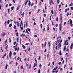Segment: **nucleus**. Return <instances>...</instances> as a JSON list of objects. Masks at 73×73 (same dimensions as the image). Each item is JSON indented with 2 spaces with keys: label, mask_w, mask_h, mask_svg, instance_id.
<instances>
[{
  "label": "nucleus",
  "mask_w": 73,
  "mask_h": 73,
  "mask_svg": "<svg viewBox=\"0 0 73 73\" xmlns=\"http://www.w3.org/2000/svg\"><path fill=\"white\" fill-rule=\"evenodd\" d=\"M22 46L23 48L24 49H25V48L26 47H25V46L23 44L22 45Z\"/></svg>",
  "instance_id": "obj_6"
},
{
  "label": "nucleus",
  "mask_w": 73,
  "mask_h": 73,
  "mask_svg": "<svg viewBox=\"0 0 73 73\" xmlns=\"http://www.w3.org/2000/svg\"><path fill=\"white\" fill-rule=\"evenodd\" d=\"M57 68H58V67L56 66V68H54L53 69L54 70H56V69H57Z\"/></svg>",
  "instance_id": "obj_8"
},
{
  "label": "nucleus",
  "mask_w": 73,
  "mask_h": 73,
  "mask_svg": "<svg viewBox=\"0 0 73 73\" xmlns=\"http://www.w3.org/2000/svg\"><path fill=\"white\" fill-rule=\"evenodd\" d=\"M17 27H19V23H17Z\"/></svg>",
  "instance_id": "obj_59"
},
{
  "label": "nucleus",
  "mask_w": 73,
  "mask_h": 73,
  "mask_svg": "<svg viewBox=\"0 0 73 73\" xmlns=\"http://www.w3.org/2000/svg\"><path fill=\"white\" fill-rule=\"evenodd\" d=\"M68 41V40H66L65 42V44H64V45H66V43Z\"/></svg>",
  "instance_id": "obj_22"
},
{
  "label": "nucleus",
  "mask_w": 73,
  "mask_h": 73,
  "mask_svg": "<svg viewBox=\"0 0 73 73\" xmlns=\"http://www.w3.org/2000/svg\"><path fill=\"white\" fill-rule=\"evenodd\" d=\"M61 14H60V21L61 22L59 25L60 31H61V27H62V25H61V23H62V16H61Z\"/></svg>",
  "instance_id": "obj_1"
},
{
  "label": "nucleus",
  "mask_w": 73,
  "mask_h": 73,
  "mask_svg": "<svg viewBox=\"0 0 73 73\" xmlns=\"http://www.w3.org/2000/svg\"><path fill=\"white\" fill-rule=\"evenodd\" d=\"M58 26V24H56V25L55 26V27H57Z\"/></svg>",
  "instance_id": "obj_47"
},
{
  "label": "nucleus",
  "mask_w": 73,
  "mask_h": 73,
  "mask_svg": "<svg viewBox=\"0 0 73 73\" xmlns=\"http://www.w3.org/2000/svg\"><path fill=\"white\" fill-rule=\"evenodd\" d=\"M28 21H27V22H26V26H28Z\"/></svg>",
  "instance_id": "obj_49"
},
{
  "label": "nucleus",
  "mask_w": 73,
  "mask_h": 73,
  "mask_svg": "<svg viewBox=\"0 0 73 73\" xmlns=\"http://www.w3.org/2000/svg\"><path fill=\"white\" fill-rule=\"evenodd\" d=\"M58 72V70H57L55 72V73H57V72Z\"/></svg>",
  "instance_id": "obj_54"
},
{
  "label": "nucleus",
  "mask_w": 73,
  "mask_h": 73,
  "mask_svg": "<svg viewBox=\"0 0 73 73\" xmlns=\"http://www.w3.org/2000/svg\"><path fill=\"white\" fill-rule=\"evenodd\" d=\"M20 44H21V39H20Z\"/></svg>",
  "instance_id": "obj_25"
},
{
  "label": "nucleus",
  "mask_w": 73,
  "mask_h": 73,
  "mask_svg": "<svg viewBox=\"0 0 73 73\" xmlns=\"http://www.w3.org/2000/svg\"><path fill=\"white\" fill-rule=\"evenodd\" d=\"M42 66V65H41V64H40L39 65V68H41Z\"/></svg>",
  "instance_id": "obj_23"
},
{
  "label": "nucleus",
  "mask_w": 73,
  "mask_h": 73,
  "mask_svg": "<svg viewBox=\"0 0 73 73\" xmlns=\"http://www.w3.org/2000/svg\"><path fill=\"white\" fill-rule=\"evenodd\" d=\"M63 58H61V61H62V60H63V62H63V63H64V60H63Z\"/></svg>",
  "instance_id": "obj_7"
},
{
  "label": "nucleus",
  "mask_w": 73,
  "mask_h": 73,
  "mask_svg": "<svg viewBox=\"0 0 73 73\" xmlns=\"http://www.w3.org/2000/svg\"><path fill=\"white\" fill-rule=\"evenodd\" d=\"M62 54H61V51H60L59 52V55L60 56H61V55Z\"/></svg>",
  "instance_id": "obj_33"
},
{
  "label": "nucleus",
  "mask_w": 73,
  "mask_h": 73,
  "mask_svg": "<svg viewBox=\"0 0 73 73\" xmlns=\"http://www.w3.org/2000/svg\"><path fill=\"white\" fill-rule=\"evenodd\" d=\"M5 25H7V21H5Z\"/></svg>",
  "instance_id": "obj_41"
},
{
  "label": "nucleus",
  "mask_w": 73,
  "mask_h": 73,
  "mask_svg": "<svg viewBox=\"0 0 73 73\" xmlns=\"http://www.w3.org/2000/svg\"><path fill=\"white\" fill-rule=\"evenodd\" d=\"M7 10L8 13H9V12H10L9 11L10 10L9 9H8Z\"/></svg>",
  "instance_id": "obj_45"
},
{
  "label": "nucleus",
  "mask_w": 73,
  "mask_h": 73,
  "mask_svg": "<svg viewBox=\"0 0 73 73\" xmlns=\"http://www.w3.org/2000/svg\"><path fill=\"white\" fill-rule=\"evenodd\" d=\"M48 44H49V48H50V42H48Z\"/></svg>",
  "instance_id": "obj_13"
},
{
  "label": "nucleus",
  "mask_w": 73,
  "mask_h": 73,
  "mask_svg": "<svg viewBox=\"0 0 73 73\" xmlns=\"http://www.w3.org/2000/svg\"><path fill=\"white\" fill-rule=\"evenodd\" d=\"M42 48H44V44L43 43H42Z\"/></svg>",
  "instance_id": "obj_36"
},
{
  "label": "nucleus",
  "mask_w": 73,
  "mask_h": 73,
  "mask_svg": "<svg viewBox=\"0 0 73 73\" xmlns=\"http://www.w3.org/2000/svg\"><path fill=\"white\" fill-rule=\"evenodd\" d=\"M1 50L2 51V52H3V48H2V47H1Z\"/></svg>",
  "instance_id": "obj_28"
},
{
  "label": "nucleus",
  "mask_w": 73,
  "mask_h": 73,
  "mask_svg": "<svg viewBox=\"0 0 73 73\" xmlns=\"http://www.w3.org/2000/svg\"><path fill=\"white\" fill-rule=\"evenodd\" d=\"M73 43H72L70 46V49L71 50H72V48H73Z\"/></svg>",
  "instance_id": "obj_4"
},
{
  "label": "nucleus",
  "mask_w": 73,
  "mask_h": 73,
  "mask_svg": "<svg viewBox=\"0 0 73 73\" xmlns=\"http://www.w3.org/2000/svg\"><path fill=\"white\" fill-rule=\"evenodd\" d=\"M8 46L7 45L6 46V47L5 48V49H7V48H8Z\"/></svg>",
  "instance_id": "obj_26"
},
{
  "label": "nucleus",
  "mask_w": 73,
  "mask_h": 73,
  "mask_svg": "<svg viewBox=\"0 0 73 73\" xmlns=\"http://www.w3.org/2000/svg\"><path fill=\"white\" fill-rule=\"evenodd\" d=\"M51 23L52 25H54V24H53V21H51Z\"/></svg>",
  "instance_id": "obj_37"
},
{
  "label": "nucleus",
  "mask_w": 73,
  "mask_h": 73,
  "mask_svg": "<svg viewBox=\"0 0 73 73\" xmlns=\"http://www.w3.org/2000/svg\"><path fill=\"white\" fill-rule=\"evenodd\" d=\"M49 69H48L47 70V73H49Z\"/></svg>",
  "instance_id": "obj_57"
},
{
  "label": "nucleus",
  "mask_w": 73,
  "mask_h": 73,
  "mask_svg": "<svg viewBox=\"0 0 73 73\" xmlns=\"http://www.w3.org/2000/svg\"><path fill=\"white\" fill-rule=\"evenodd\" d=\"M40 27H41V28H42V24H40Z\"/></svg>",
  "instance_id": "obj_46"
},
{
  "label": "nucleus",
  "mask_w": 73,
  "mask_h": 73,
  "mask_svg": "<svg viewBox=\"0 0 73 73\" xmlns=\"http://www.w3.org/2000/svg\"><path fill=\"white\" fill-rule=\"evenodd\" d=\"M14 29H16V25H14Z\"/></svg>",
  "instance_id": "obj_43"
},
{
  "label": "nucleus",
  "mask_w": 73,
  "mask_h": 73,
  "mask_svg": "<svg viewBox=\"0 0 73 73\" xmlns=\"http://www.w3.org/2000/svg\"><path fill=\"white\" fill-rule=\"evenodd\" d=\"M71 10H73V7H71Z\"/></svg>",
  "instance_id": "obj_55"
},
{
  "label": "nucleus",
  "mask_w": 73,
  "mask_h": 73,
  "mask_svg": "<svg viewBox=\"0 0 73 73\" xmlns=\"http://www.w3.org/2000/svg\"><path fill=\"white\" fill-rule=\"evenodd\" d=\"M47 27V31H49V25H48Z\"/></svg>",
  "instance_id": "obj_15"
},
{
  "label": "nucleus",
  "mask_w": 73,
  "mask_h": 73,
  "mask_svg": "<svg viewBox=\"0 0 73 73\" xmlns=\"http://www.w3.org/2000/svg\"><path fill=\"white\" fill-rule=\"evenodd\" d=\"M7 40L6 39L5 40V43L6 45H7Z\"/></svg>",
  "instance_id": "obj_21"
},
{
  "label": "nucleus",
  "mask_w": 73,
  "mask_h": 73,
  "mask_svg": "<svg viewBox=\"0 0 73 73\" xmlns=\"http://www.w3.org/2000/svg\"><path fill=\"white\" fill-rule=\"evenodd\" d=\"M66 12H67V9H65V13H66Z\"/></svg>",
  "instance_id": "obj_51"
},
{
  "label": "nucleus",
  "mask_w": 73,
  "mask_h": 73,
  "mask_svg": "<svg viewBox=\"0 0 73 73\" xmlns=\"http://www.w3.org/2000/svg\"><path fill=\"white\" fill-rule=\"evenodd\" d=\"M61 36H58L57 38V42H60V40H61Z\"/></svg>",
  "instance_id": "obj_2"
},
{
  "label": "nucleus",
  "mask_w": 73,
  "mask_h": 73,
  "mask_svg": "<svg viewBox=\"0 0 73 73\" xmlns=\"http://www.w3.org/2000/svg\"><path fill=\"white\" fill-rule=\"evenodd\" d=\"M9 42H11V39L10 38H9Z\"/></svg>",
  "instance_id": "obj_35"
},
{
  "label": "nucleus",
  "mask_w": 73,
  "mask_h": 73,
  "mask_svg": "<svg viewBox=\"0 0 73 73\" xmlns=\"http://www.w3.org/2000/svg\"><path fill=\"white\" fill-rule=\"evenodd\" d=\"M8 4H7L6 5V8H7V7H8Z\"/></svg>",
  "instance_id": "obj_60"
},
{
  "label": "nucleus",
  "mask_w": 73,
  "mask_h": 73,
  "mask_svg": "<svg viewBox=\"0 0 73 73\" xmlns=\"http://www.w3.org/2000/svg\"><path fill=\"white\" fill-rule=\"evenodd\" d=\"M7 24H9V20L7 22Z\"/></svg>",
  "instance_id": "obj_34"
},
{
  "label": "nucleus",
  "mask_w": 73,
  "mask_h": 73,
  "mask_svg": "<svg viewBox=\"0 0 73 73\" xmlns=\"http://www.w3.org/2000/svg\"><path fill=\"white\" fill-rule=\"evenodd\" d=\"M7 68H8V64H6V65L5 67V69H7Z\"/></svg>",
  "instance_id": "obj_10"
},
{
  "label": "nucleus",
  "mask_w": 73,
  "mask_h": 73,
  "mask_svg": "<svg viewBox=\"0 0 73 73\" xmlns=\"http://www.w3.org/2000/svg\"><path fill=\"white\" fill-rule=\"evenodd\" d=\"M72 5H73V4L72 3H71V4L69 5V6L70 7L71 6H72Z\"/></svg>",
  "instance_id": "obj_11"
},
{
  "label": "nucleus",
  "mask_w": 73,
  "mask_h": 73,
  "mask_svg": "<svg viewBox=\"0 0 73 73\" xmlns=\"http://www.w3.org/2000/svg\"><path fill=\"white\" fill-rule=\"evenodd\" d=\"M48 57H49V54H48L47 55V58H48Z\"/></svg>",
  "instance_id": "obj_42"
},
{
  "label": "nucleus",
  "mask_w": 73,
  "mask_h": 73,
  "mask_svg": "<svg viewBox=\"0 0 73 73\" xmlns=\"http://www.w3.org/2000/svg\"><path fill=\"white\" fill-rule=\"evenodd\" d=\"M14 45H16V42H14L13 43Z\"/></svg>",
  "instance_id": "obj_44"
},
{
  "label": "nucleus",
  "mask_w": 73,
  "mask_h": 73,
  "mask_svg": "<svg viewBox=\"0 0 73 73\" xmlns=\"http://www.w3.org/2000/svg\"><path fill=\"white\" fill-rule=\"evenodd\" d=\"M50 63L49 62V64H48V66H50Z\"/></svg>",
  "instance_id": "obj_48"
},
{
  "label": "nucleus",
  "mask_w": 73,
  "mask_h": 73,
  "mask_svg": "<svg viewBox=\"0 0 73 73\" xmlns=\"http://www.w3.org/2000/svg\"><path fill=\"white\" fill-rule=\"evenodd\" d=\"M5 35V33H3L2 35H3V36H4Z\"/></svg>",
  "instance_id": "obj_63"
},
{
  "label": "nucleus",
  "mask_w": 73,
  "mask_h": 73,
  "mask_svg": "<svg viewBox=\"0 0 73 73\" xmlns=\"http://www.w3.org/2000/svg\"><path fill=\"white\" fill-rule=\"evenodd\" d=\"M50 1L49 4H50V5H52V4H51V3H52L51 1Z\"/></svg>",
  "instance_id": "obj_27"
},
{
  "label": "nucleus",
  "mask_w": 73,
  "mask_h": 73,
  "mask_svg": "<svg viewBox=\"0 0 73 73\" xmlns=\"http://www.w3.org/2000/svg\"><path fill=\"white\" fill-rule=\"evenodd\" d=\"M40 9H38V12H40Z\"/></svg>",
  "instance_id": "obj_53"
},
{
  "label": "nucleus",
  "mask_w": 73,
  "mask_h": 73,
  "mask_svg": "<svg viewBox=\"0 0 73 73\" xmlns=\"http://www.w3.org/2000/svg\"><path fill=\"white\" fill-rule=\"evenodd\" d=\"M28 2V1H27L26 3H25V5H26L27 4V3Z\"/></svg>",
  "instance_id": "obj_56"
},
{
  "label": "nucleus",
  "mask_w": 73,
  "mask_h": 73,
  "mask_svg": "<svg viewBox=\"0 0 73 73\" xmlns=\"http://www.w3.org/2000/svg\"><path fill=\"white\" fill-rule=\"evenodd\" d=\"M65 50H66V46H64V50H63L65 51Z\"/></svg>",
  "instance_id": "obj_18"
},
{
  "label": "nucleus",
  "mask_w": 73,
  "mask_h": 73,
  "mask_svg": "<svg viewBox=\"0 0 73 73\" xmlns=\"http://www.w3.org/2000/svg\"><path fill=\"white\" fill-rule=\"evenodd\" d=\"M16 52H14V53H13V55H16Z\"/></svg>",
  "instance_id": "obj_64"
},
{
  "label": "nucleus",
  "mask_w": 73,
  "mask_h": 73,
  "mask_svg": "<svg viewBox=\"0 0 73 73\" xmlns=\"http://www.w3.org/2000/svg\"><path fill=\"white\" fill-rule=\"evenodd\" d=\"M58 46L59 47V48H60V47H61V43H59V44L58 45Z\"/></svg>",
  "instance_id": "obj_14"
},
{
  "label": "nucleus",
  "mask_w": 73,
  "mask_h": 73,
  "mask_svg": "<svg viewBox=\"0 0 73 73\" xmlns=\"http://www.w3.org/2000/svg\"><path fill=\"white\" fill-rule=\"evenodd\" d=\"M70 25L71 26V27H73V24H72V23H70Z\"/></svg>",
  "instance_id": "obj_29"
},
{
  "label": "nucleus",
  "mask_w": 73,
  "mask_h": 73,
  "mask_svg": "<svg viewBox=\"0 0 73 73\" xmlns=\"http://www.w3.org/2000/svg\"><path fill=\"white\" fill-rule=\"evenodd\" d=\"M57 4H59L60 3V0H57Z\"/></svg>",
  "instance_id": "obj_17"
},
{
  "label": "nucleus",
  "mask_w": 73,
  "mask_h": 73,
  "mask_svg": "<svg viewBox=\"0 0 73 73\" xmlns=\"http://www.w3.org/2000/svg\"><path fill=\"white\" fill-rule=\"evenodd\" d=\"M16 36H17L18 37V33H16Z\"/></svg>",
  "instance_id": "obj_31"
},
{
  "label": "nucleus",
  "mask_w": 73,
  "mask_h": 73,
  "mask_svg": "<svg viewBox=\"0 0 73 73\" xmlns=\"http://www.w3.org/2000/svg\"><path fill=\"white\" fill-rule=\"evenodd\" d=\"M70 21V23L71 24L73 23V21H72V20H69L68 21V23H69Z\"/></svg>",
  "instance_id": "obj_5"
},
{
  "label": "nucleus",
  "mask_w": 73,
  "mask_h": 73,
  "mask_svg": "<svg viewBox=\"0 0 73 73\" xmlns=\"http://www.w3.org/2000/svg\"><path fill=\"white\" fill-rule=\"evenodd\" d=\"M23 36H25V34H23L21 35L22 37H23Z\"/></svg>",
  "instance_id": "obj_40"
},
{
  "label": "nucleus",
  "mask_w": 73,
  "mask_h": 73,
  "mask_svg": "<svg viewBox=\"0 0 73 73\" xmlns=\"http://www.w3.org/2000/svg\"><path fill=\"white\" fill-rule=\"evenodd\" d=\"M13 9H14V7H12L11 8V11H13Z\"/></svg>",
  "instance_id": "obj_9"
},
{
  "label": "nucleus",
  "mask_w": 73,
  "mask_h": 73,
  "mask_svg": "<svg viewBox=\"0 0 73 73\" xmlns=\"http://www.w3.org/2000/svg\"><path fill=\"white\" fill-rule=\"evenodd\" d=\"M21 15H22V17H24V12H23L21 14Z\"/></svg>",
  "instance_id": "obj_12"
},
{
  "label": "nucleus",
  "mask_w": 73,
  "mask_h": 73,
  "mask_svg": "<svg viewBox=\"0 0 73 73\" xmlns=\"http://www.w3.org/2000/svg\"><path fill=\"white\" fill-rule=\"evenodd\" d=\"M56 21H58V18L57 17L56 19Z\"/></svg>",
  "instance_id": "obj_24"
},
{
  "label": "nucleus",
  "mask_w": 73,
  "mask_h": 73,
  "mask_svg": "<svg viewBox=\"0 0 73 73\" xmlns=\"http://www.w3.org/2000/svg\"><path fill=\"white\" fill-rule=\"evenodd\" d=\"M51 13L52 15H53V9L51 10Z\"/></svg>",
  "instance_id": "obj_30"
},
{
  "label": "nucleus",
  "mask_w": 73,
  "mask_h": 73,
  "mask_svg": "<svg viewBox=\"0 0 73 73\" xmlns=\"http://www.w3.org/2000/svg\"><path fill=\"white\" fill-rule=\"evenodd\" d=\"M29 68H31V64H30Z\"/></svg>",
  "instance_id": "obj_52"
},
{
  "label": "nucleus",
  "mask_w": 73,
  "mask_h": 73,
  "mask_svg": "<svg viewBox=\"0 0 73 73\" xmlns=\"http://www.w3.org/2000/svg\"><path fill=\"white\" fill-rule=\"evenodd\" d=\"M29 6H30V5H31V2L30 1H29Z\"/></svg>",
  "instance_id": "obj_20"
},
{
  "label": "nucleus",
  "mask_w": 73,
  "mask_h": 73,
  "mask_svg": "<svg viewBox=\"0 0 73 73\" xmlns=\"http://www.w3.org/2000/svg\"><path fill=\"white\" fill-rule=\"evenodd\" d=\"M38 73H41L40 69H39L38 70Z\"/></svg>",
  "instance_id": "obj_16"
},
{
  "label": "nucleus",
  "mask_w": 73,
  "mask_h": 73,
  "mask_svg": "<svg viewBox=\"0 0 73 73\" xmlns=\"http://www.w3.org/2000/svg\"><path fill=\"white\" fill-rule=\"evenodd\" d=\"M65 24H66V22H64V25H65Z\"/></svg>",
  "instance_id": "obj_61"
},
{
  "label": "nucleus",
  "mask_w": 73,
  "mask_h": 73,
  "mask_svg": "<svg viewBox=\"0 0 73 73\" xmlns=\"http://www.w3.org/2000/svg\"><path fill=\"white\" fill-rule=\"evenodd\" d=\"M12 26V24H10L9 25V27H11Z\"/></svg>",
  "instance_id": "obj_19"
},
{
  "label": "nucleus",
  "mask_w": 73,
  "mask_h": 73,
  "mask_svg": "<svg viewBox=\"0 0 73 73\" xmlns=\"http://www.w3.org/2000/svg\"><path fill=\"white\" fill-rule=\"evenodd\" d=\"M13 62V61H10V62H9V64H11V63H12Z\"/></svg>",
  "instance_id": "obj_39"
},
{
  "label": "nucleus",
  "mask_w": 73,
  "mask_h": 73,
  "mask_svg": "<svg viewBox=\"0 0 73 73\" xmlns=\"http://www.w3.org/2000/svg\"><path fill=\"white\" fill-rule=\"evenodd\" d=\"M12 51H10L9 53V56L10 57V58H11V56H12Z\"/></svg>",
  "instance_id": "obj_3"
},
{
  "label": "nucleus",
  "mask_w": 73,
  "mask_h": 73,
  "mask_svg": "<svg viewBox=\"0 0 73 73\" xmlns=\"http://www.w3.org/2000/svg\"><path fill=\"white\" fill-rule=\"evenodd\" d=\"M13 2L14 3H16V2H15V0H13Z\"/></svg>",
  "instance_id": "obj_62"
},
{
  "label": "nucleus",
  "mask_w": 73,
  "mask_h": 73,
  "mask_svg": "<svg viewBox=\"0 0 73 73\" xmlns=\"http://www.w3.org/2000/svg\"><path fill=\"white\" fill-rule=\"evenodd\" d=\"M46 42H45L44 44V47H45V46H46Z\"/></svg>",
  "instance_id": "obj_32"
},
{
  "label": "nucleus",
  "mask_w": 73,
  "mask_h": 73,
  "mask_svg": "<svg viewBox=\"0 0 73 73\" xmlns=\"http://www.w3.org/2000/svg\"><path fill=\"white\" fill-rule=\"evenodd\" d=\"M17 50V48H15V51H16V50Z\"/></svg>",
  "instance_id": "obj_38"
},
{
  "label": "nucleus",
  "mask_w": 73,
  "mask_h": 73,
  "mask_svg": "<svg viewBox=\"0 0 73 73\" xmlns=\"http://www.w3.org/2000/svg\"><path fill=\"white\" fill-rule=\"evenodd\" d=\"M51 0V3L52 4H54V3H53V1L52 0Z\"/></svg>",
  "instance_id": "obj_50"
},
{
  "label": "nucleus",
  "mask_w": 73,
  "mask_h": 73,
  "mask_svg": "<svg viewBox=\"0 0 73 73\" xmlns=\"http://www.w3.org/2000/svg\"><path fill=\"white\" fill-rule=\"evenodd\" d=\"M18 64V63H17V62H16V66H17V65Z\"/></svg>",
  "instance_id": "obj_58"
}]
</instances>
